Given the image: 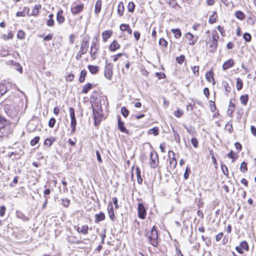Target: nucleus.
<instances>
[{"label": "nucleus", "instance_id": "nucleus-28", "mask_svg": "<svg viewBox=\"0 0 256 256\" xmlns=\"http://www.w3.org/2000/svg\"><path fill=\"white\" fill-rule=\"evenodd\" d=\"M92 88V84L90 83H88L84 86L82 92L84 94H87Z\"/></svg>", "mask_w": 256, "mask_h": 256}, {"label": "nucleus", "instance_id": "nucleus-10", "mask_svg": "<svg viewBox=\"0 0 256 256\" xmlns=\"http://www.w3.org/2000/svg\"><path fill=\"white\" fill-rule=\"evenodd\" d=\"M63 10H60L56 14V20L59 24H62L65 20L64 18L62 16Z\"/></svg>", "mask_w": 256, "mask_h": 256}, {"label": "nucleus", "instance_id": "nucleus-39", "mask_svg": "<svg viewBox=\"0 0 256 256\" xmlns=\"http://www.w3.org/2000/svg\"><path fill=\"white\" fill-rule=\"evenodd\" d=\"M240 246L241 247L242 249H244L246 250H248V243L246 241H242L240 243Z\"/></svg>", "mask_w": 256, "mask_h": 256}, {"label": "nucleus", "instance_id": "nucleus-63", "mask_svg": "<svg viewBox=\"0 0 256 256\" xmlns=\"http://www.w3.org/2000/svg\"><path fill=\"white\" fill-rule=\"evenodd\" d=\"M155 74L156 77H158V79L164 78V77L166 76L165 74L164 73L160 72H157Z\"/></svg>", "mask_w": 256, "mask_h": 256}, {"label": "nucleus", "instance_id": "nucleus-11", "mask_svg": "<svg viewBox=\"0 0 256 256\" xmlns=\"http://www.w3.org/2000/svg\"><path fill=\"white\" fill-rule=\"evenodd\" d=\"M234 64V62L232 59H229L226 60L222 65V69L226 70L232 67Z\"/></svg>", "mask_w": 256, "mask_h": 256}, {"label": "nucleus", "instance_id": "nucleus-40", "mask_svg": "<svg viewBox=\"0 0 256 256\" xmlns=\"http://www.w3.org/2000/svg\"><path fill=\"white\" fill-rule=\"evenodd\" d=\"M135 8V5L133 2H130L128 6V12H132L134 11Z\"/></svg>", "mask_w": 256, "mask_h": 256}, {"label": "nucleus", "instance_id": "nucleus-18", "mask_svg": "<svg viewBox=\"0 0 256 256\" xmlns=\"http://www.w3.org/2000/svg\"><path fill=\"white\" fill-rule=\"evenodd\" d=\"M112 34V32L110 30H105L102 33V39L104 42H106Z\"/></svg>", "mask_w": 256, "mask_h": 256}, {"label": "nucleus", "instance_id": "nucleus-20", "mask_svg": "<svg viewBox=\"0 0 256 256\" xmlns=\"http://www.w3.org/2000/svg\"><path fill=\"white\" fill-rule=\"evenodd\" d=\"M99 46L91 47L90 48V56L93 60L96 58V54L98 50Z\"/></svg>", "mask_w": 256, "mask_h": 256}, {"label": "nucleus", "instance_id": "nucleus-48", "mask_svg": "<svg viewBox=\"0 0 256 256\" xmlns=\"http://www.w3.org/2000/svg\"><path fill=\"white\" fill-rule=\"evenodd\" d=\"M190 141H191V142H192V146L195 148H198V140H197V139L196 138H192Z\"/></svg>", "mask_w": 256, "mask_h": 256}, {"label": "nucleus", "instance_id": "nucleus-57", "mask_svg": "<svg viewBox=\"0 0 256 256\" xmlns=\"http://www.w3.org/2000/svg\"><path fill=\"white\" fill-rule=\"evenodd\" d=\"M217 28L222 36H224L226 35L225 30H224V27L218 26L217 27Z\"/></svg>", "mask_w": 256, "mask_h": 256}, {"label": "nucleus", "instance_id": "nucleus-7", "mask_svg": "<svg viewBox=\"0 0 256 256\" xmlns=\"http://www.w3.org/2000/svg\"><path fill=\"white\" fill-rule=\"evenodd\" d=\"M93 114H94V124L96 126L98 124L101 120H100V116L101 114L99 112L95 110L93 108Z\"/></svg>", "mask_w": 256, "mask_h": 256}, {"label": "nucleus", "instance_id": "nucleus-8", "mask_svg": "<svg viewBox=\"0 0 256 256\" xmlns=\"http://www.w3.org/2000/svg\"><path fill=\"white\" fill-rule=\"evenodd\" d=\"M186 38L188 40V43L190 45L194 44L197 38L193 36L191 33L188 32L186 34Z\"/></svg>", "mask_w": 256, "mask_h": 256}, {"label": "nucleus", "instance_id": "nucleus-45", "mask_svg": "<svg viewBox=\"0 0 256 256\" xmlns=\"http://www.w3.org/2000/svg\"><path fill=\"white\" fill-rule=\"evenodd\" d=\"M243 38L246 42H250L251 40L252 36L249 33L245 32L243 35Z\"/></svg>", "mask_w": 256, "mask_h": 256}, {"label": "nucleus", "instance_id": "nucleus-5", "mask_svg": "<svg viewBox=\"0 0 256 256\" xmlns=\"http://www.w3.org/2000/svg\"><path fill=\"white\" fill-rule=\"evenodd\" d=\"M113 65L110 63H108L106 62L104 74V76L108 80H110L112 79L113 74Z\"/></svg>", "mask_w": 256, "mask_h": 256}, {"label": "nucleus", "instance_id": "nucleus-36", "mask_svg": "<svg viewBox=\"0 0 256 256\" xmlns=\"http://www.w3.org/2000/svg\"><path fill=\"white\" fill-rule=\"evenodd\" d=\"M240 170L243 173H245L248 170L247 164L243 162L241 163Z\"/></svg>", "mask_w": 256, "mask_h": 256}, {"label": "nucleus", "instance_id": "nucleus-6", "mask_svg": "<svg viewBox=\"0 0 256 256\" xmlns=\"http://www.w3.org/2000/svg\"><path fill=\"white\" fill-rule=\"evenodd\" d=\"M90 36H86L82 42L80 48V50L82 52L86 54L88 50L89 47V41H90Z\"/></svg>", "mask_w": 256, "mask_h": 256}, {"label": "nucleus", "instance_id": "nucleus-38", "mask_svg": "<svg viewBox=\"0 0 256 256\" xmlns=\"http://www.w3.org/2000/svg\"><path fill=\"white\" fill-rule=\"evenodd\" d=\"M121 112H122V115L124 118H126L129 114L128 110L124 106H122L121 108Z\"/></svg>", "mask_w": 256, "mask_h": 256}, {"label": "nucleus", "instance_id": "nucleus-27", "mask_svg": "<svg viewBox=\"0 0 256 256\" xmlns=\"http://www.w3.org/2000/svg\"><path fill=\"white\" fill-rule=\"evenodd\" d=\"M87 72L86 70H83L81 71L79 78V82H83L85 80V78L86 76Z\"/></svg>", "mask_w": 256, "mask_h": 256}, {"label": "nucleus", "instance_id": "nucleus-56", "mask_svg": "<svg viewBox=\"0 0 256 256\" xmlns=\"http://www.w3.org/2000/svg\"><path fill=\"white\" fill-rule=\"evenodd\" d=\"M198 70H199L198 66H194L192 68V71L194 74L196 76H198V74H199Z\"/></svg>", "mask_w": 256, "mask_h": 256}, {"label": "nucleus", "instance_id": "nucleus-61", "mask_svg": "<svg viewBox=\"0 0 256 256\" xmlns=\"http://www.w3.org/2000/svg\"><path fill=\"white\" fill-rule=\"evenodd\" d=\"M17 36L20 39H23L24 37V33L22 30H19L18 32Z\"/></svg>", "mask_w": 256, "mask_h": 256}, {"label": "nucleus", "instance_id": "nucleus-32", "mask_svg": "<svg viewBox=\"0 0 256 256\" xmlns=\"http://www.w3.org/2000/svg\"><path fill=\"white\" fill-rule=\"evenodd\" d=\"M41 8V6L39 4L36 5L32 11V14L33 16H37L39 12V9Z\"/></svg>", "mask_w": 256, "mask_h": 256}, {"label": "nucleus", "instance_id": "nucleus-43", "mask_svg": "<svg viewBox=\"0 0 256 256\" xmlns=\"http://www.w3.org/2000/svg\"><path fill=\"white\" fill-rule=\"evenodd\" d=\"M218 46V41L217 40H212L211 42V44L210 45V48H212V50L214 51L216 50Z\"/></svg>", "mask_w": 256, "mask_h": 256}, {"label": "nucleus", "instance_id": "nucleus-46", "mask_svg": "<svg viewBox=\"0 0 256 256\" xmlns=\"http://www.w3.org/2000/svg\"><path fill=\"white\" fill-rule=\"evenodd\" d=\"M56 122V120L54 118H52L48 122V126L50 128H54Z\"/></svg>", "mask_w": 256, "mask_h": 256}, {"label": "nucleus", "instance_id": "nucleus-62", "mask_svg": "<svg viewBox=\"0 0 256 256\" xmlns=\"http://www.w3.org/2000/svg\"><path fill=\"white\" fill-rule=\"evenodd\" d=\"M226 127H228V130L230 132H232V126L231 122V120L227 122L226 124Z\"/></svg>", "mask_w": 256, "mask_h": 256}, {"label": "nucleus", "instance_id": "nucleus-1", "mask_svg": "<svg viewBox=\"0 0 256 256\" xmlns=\"http://www.w3.org/2000/svg\"><path fill=\"white\" fill-rule=\"evenodd\" d=\"M12 131L9 121L0 115V138L7 136Z\"/></svg>", "mask_w": 256, "mask_h": 256}, {"label": "nucleus", "instance_id": "nucleus-33", "mask_svg": "<svg viewBox=\"0 0 256 256\" xmlns=\"http://www.w3.org/2000/svg\"><path fill=\"white\" fill-rule=\"evenodd\" d=\"M148 134H153L154 136H158L159 134L158 128L157 127H154L151 128L148 131Z\"/></svg>", "mask_w": 256, "mask_h": 256}, {"label": "nucleus", "instance_id": "nucleus-47", "mask_svg": "<svg viewBox=\"0 0 256 256\" xmlns=\"http://www.w3.org/2000/svg\"><path fill=\"white\" fill-rule=\"evenodd\" d=\"M98 40L97 37H94L92 39L91 47L99 46L98 44Z\"/></svg>", "mask_w": 256, "mask_h": 256}, {"label": "nucleus", "instance_id": "nucleus-13", "mask_svg": "<svg viewBox=\"0 0 256 256\" xmlns=\"http://www.w3.org/2000/svg\"><path fill=\"white\" fill-rule=\"evenodd\" d=\"M84 8L83 4H79L76 6L71 8V11L73 14H77L82 10Z\"/></svg>", "mask_w": 256, "mask_h": 256}, {"label": "nucleus", "instance_id": "nucleus-9", "mask_svg": "<svg viewBox=\"0 0 256 256\" xmlns=\"http://www.w3.org/2000/svg\"><path fill=\"white\" fill-rule=\"evenodd\" d=\"M118 128L122 132L128 134V132L124 126V122L121 121L120 116H118Z\"/></svg>", "mask_w": 256, "mask_h": 256}, {"label": "nucleus", "instance_id": "nucleus-30", "mask_svg": "<svg viewBox=\"0 0 256 256\" xmlns=\"http://www.w3.org/2000/svg\"><path fill=\"white\" fill-rule=\"evenodd\" d=\"M216 12H214L213 14L211 15L208 20V22L210 24H214L216 22Z\"/></svg>", "mask_w": 256, "mask_h": 256}, {"label": "nucleus", "instance_id": "nucleus-52", "mask_svg": "<svg viewBox=\"0 0 256 256\" xmlns=\"http://www.w3.org/2000/svg\"><path fill=\"white\" fill-rule=\"evenodd\" d=\"M62 204L64 207H68L70 203V200L67 198H63L62 200Z\"/></svg>", "mask_w": 256, "mask_h": 256}, {"label": "nucleus", "instance_id": "nucleus-59", "mask_svg": "<svg viewBox=\"0 0 256 256\" xmlns=\"http://www.w3.org/2000/svg\"><path fill=\"white\" fill-rule=\"evenodd\" d=\"M221 168L224 174V175H228V172L226 166H225L224 164H221Z\"/></svg>", "mask_w": 256, "mask_h": 256}, {"label": "nucleus", "instance_id": "nucleus-4", "mask_svg": "<svg viewBox=\"0 0 256 256\" xmlns=\"http://www.w3.org/2000/svg\"><path fill=\"white\" fill-rule=\"evenodd\" d=\"M150 165L152 168H156L158 164V154L156 152H152L150 154Z\"/></svg>", "mask_w": 256, "mask_h": 256}, {"label": "nucleus", "instance_id": "nucleus-37", "mask_svg": "<svg viewBox=\"0 0 256 256\" xmlns=\"http://www.w3.org/2000/svg\"><path fill=\"white\" fill-rule=\"evenodd\" d=\"M185 128L187 132L190 134L194 136L196 134V130L194 128H193L192 126H189V127L185 126Z\"/></svg>", "mask_w": 256, "mask_h": 256}, {"label": "nucleus", "instance_id": "nucleus-2", "mask_svg": "<svg viewBox=\"0 0 256 256\" xmlns=\"http://www.w3.org/2000/svg\"><path fill=\"white\" fill-rule=\"evenodd\" d=\"M144 235L148 242L154 247L158 246V234L155 226H153L150 230H146Z\"/></svg>", "mask_w": 256, "mask_h": 256}, {"label": "nucleus", "instance_id": "nucleus-25", "mask_svg": "<svg viewBox=\"0 0 256 256\" xmlns=\"http://www.w3.org/2000/svg\"><path fill=\"white\" fill-rule=\"evenodd\" d=\"M146 214V209H138V214L140 218L144 219Z\"/></svg>", "mask_w": 256, "mask_h": 256}, {"label": "nucleus", "instance_id": "nucleus-21", "mask_svg": "<svg viewBox=\"0 0 256 256\" xmlns=\"http://www.w3.org/2000/svg\"><path fill=\"white\" fill-rule=\"evenodd\" d=\"M124 6L122 2H119L118 6V13L120 16H122L124 12Z\"/></svg>", "mask_w": 256, "mask_h": 256}, {"label": "nucleus", "instance_id": "nucleus-31", "mask_svg": "<svg viewBox=\"0 0 256 256\" xmlns=\"http://www.w3.org/2000/svg\"><path fill=\"white\" fill-rule=\"evenodd\" d=\"M16 215L18 218H22L24 220H28V216L24 215L20 210L16 211Z\"/></svg>", "mask_w": 256, "mask_h": 256}, {"label": "nucleus", "instance_id": "nucleus-44", "mask_svg": "<svg viewBox=\"0 0 256 256\" xmlns=\"http://www.w3.org/2000/svg\"><path fill=\"white\" fill-rule=\"evenodd\" d=\"M168 158H170V160H174V162H176L174 152L171 150L168 152Z\"/></svg>", "mask_w": 256, "mask_h": 256}, {"label": "nucleus", "instance_id": "nucleus-53", "mask_svg": "<svg viewBox=\"0 0 256 256\" xmlns=\"http://www.w3.org/2000/svg\"><path fill=\"white\" fill-rule=\"evenodd\" d=\"M177 164L176 162H174V160H170V170H174Z\"/></svg>", "mask_w": 256, "mask_h": 256}, {"label": "nucleus", "instance_id": "nucleus-3", "mask_svg": "<svg viewBox=\"0 0 256 256\" xmlns=\"http://www.w3.org/2000/svg\"><path fill=\"white\" fill-rule=\"evenodd\" d=\"M70 114V128L72 134L74 133L76 130V120L75 117L74 110L72 108H69Z\"/></svg>", "mask_w": 256, "mask_h": 256}, {"label": "nucleus", "instance_id": "nucleus-17", "mask_svg": "<svg viewBox=\"0 0 256 256\" xmlns=\"http://www.w3.org/2000/svg\"><path fill=\"white\" fill-rule=\"evenodd\" d=\"M102 3L101 0H98L95 4L94 13L96 14H99L101 10Z\"/></svg>", "mask_w": 256, "mask_h": 256}, {"label": "nucleus", "instance_id": "nucleus-51", "mask_svg": "<svg viewBox=\"0 0 256 256\" xmlns=\"http://www.w3.org/2000/svg\"><path fill=\"white\" fill-rule=\"evenodd\" d=\"M190 172V170L188 167H186L185 170V172L184 174V178L185 180H187L189 176V173Z\"/></svg>", "mask_w": 256, "mask_h": 256}, {"label": "nucleus", "instance_id": "nucleus-60", "mask_svg": "<svg viewBox=\"0 0 256 256\" xmlns=\"http://www.w3.org/2000/svg\"><path fill=\"white\" fill-rule=\"evenodd\" d=\"M234 152L231 150L228 154H227V156L230 158L232 159V162H234L236 159V157H234L233 155Z\"/></svg>", "mask_w": 256, "mask_h": 256}, {"label": "nucleus", "instance_id": "nucleus-14", "mask_svg": "<svg viewBox=\"0 0 256 256\" xmlns=\"http://www.w3.org/2000/svg\"><path fill=\"white\" fill-rule=\"evenodd\" d=\"M56 138L50 136L49 138H47L44 140V145L48 148H50L52 144L56 141Z\"/></svg>", "mask_w": 256, "mask_h": 256}, {"label": "nucleus", "instance_id": "nucleus-19", "mask_svg": "<svg viewBox=\"0 0 256 256\" xmlns=\"http://www.w3.org/2000/svg\"><path fill=\"white\" fill-rule=\"evenodd\" d=\"M120 48V44L116 40H114L110 46V50L114 52Z\"/></svg>", "mask_w": 256, "mask_h": 256}, {"label": "nucleus", "instance_id": "nucleus-64", "mask_svg": "<svg viewBox=\"0 0 256 256\" xmlns=\"http://www.w3.org/2000/svg\"><path fill=\"white\" fill-rule=\"evenodd\" d=\"M129 27V25L126 24H122L120 26V28L122 31H126L127 30L128 28Z\"/></svg>", "mask_w": 256, "mask_h": 256}, {"label": "nucleus", "instance_id": "nucleus-29", "mask_svg": "<svg viewBox=\"0 0 256 256\" xmlns=\"http://www.w3.org/2000/svg\"><path fill=\"white\" fill-rule=\"evenodd\" d=\"M7 92V88L4 84H0V96H2Z\"/></svg>", "mask_w": 256, "mask_h": 256}, {"label": "nucleus", "instance_id": "nucleus-16", "mask_svg": "<svg viewBox=\"0 0 256 256\" xmlns=\"http://www.w3.org/2000/svg\"><path fill=\"white\" fill-rule=\"evenodd\" d=\"M213 74V71L212 70H210L208 72L206 73V77L208 82H211L212 80L213 84H215V82Z\"/></svg>", "mask_w": 256, "mask_h": 256}, {"label": "nucleus", "instance_id": "nucleus-50", "mask_svg": "<svg viewBox=\"0 0 256 256\" xmlns=\"http://www.w3.org/2000/svg\"><path fill=\"white\" fill-rule=\"evenodd\" d=\"M159 44L161 46L166 47L168 45V42L164 38H161L159 40Z\"/></svg>", "mask_w": 256, "mask_h": 256}, {"label": "nucleus", "instance_id": "nucleus-42", "mask_svg": "<svg viewBox=\"0 0 256 256\" xmlns=\"http://www.w3.org/2000/svg\"><path fill=\"white\" fill-rule=\"evenodd\" d=\"M108 210L109 216L110 217V219L114 221L116 218V216H115L114 213V209H108Z\"/></svg>", "mask_w": 256, "mask_h": 256}, {"label": "nucleus", "instance_id": "nucleus-35", "mask_svg": "<svg viewBox=\"0 0 256 256\" xmlns=\"http://www.w3.org/2000/svg\"><path fill=\"white\" fill-rule=\"evenodd\" d=\"M248 100V97L247 94L242 95L240 97V100L244 105L247 104Z\"/></svg>", "mask_w": 256, "mask_h": 256}, {"label": "nucleus", "instance_id": "nucleus-23", "mask_svg": "<svg viewBox=\"0 0 256 256\" xmlns=\"http://www.w3.org/2000/svg\"><path fill=\"white\" fill-rule=\"evenodd\" d=\"M105 218L104 214L103 212H100L96 214L95 222L98 223L104 220Z\"/></svg>", "mask_w": 256, "mask_h": 256}, {"label": "nucleus", "instance_id": "nucleus-41", "mask_svg": "<svg viewBox=\"0 0 256 256\" xmlns=\"http://www.w3.org/2000/svg\"><path fill=\"white\" fill-rule=\"evenodd\" d=\"M40 140V138L39 136H36L32 140L30 141V145L32 146H34L36 145L38 142Z\"/></svg>", "mask_w": 256, "mask_h": 256}, {"label": "nucleus", "instance_id": "nucleus-24", "mask_svg": "<svg viewBox=\"0 0 256 256\" xmlns=\"http://www.w3.org/2000/svg\"><path fill=\"white\" fill-rule=\"evenodd\" d=\"M235 110V105L234 104H230L228 106V108L227 110L226 114L228 116L230 117L232 116V114Z\"/></svg>", "mask_w": 256, "mask_h": 256}, {"label": "nucleus", "instance_id": "nucleus-54", "mask_svg": "<svg viewBox=\"0 0 256 256\" xmlns=\"http://www.w3.org/2000/svg\"><path fill=\"white\" fill-rule=\"evenodd\" d=\"M184 114V112L182 110H178L176 111H175L174 112V115L177 118L181 117Z\"/></svg>", "mask_w": 256, "mask_h": 256}, {"label": "nucleus", "instance_id": "nucleus-22", "mask_svg": "<svg viewBox=\"0 0 256 256\" xmlns=\"http://www.w3.org/2000/svg\"><path fill=\"white\" fill-rule=\"evenodd\" d=\"M234 16L238 20H243L245 18V14L244 13L238 10L236 11L234 13Z\"/></svg>", "mask_w": 256, "mask_h": 256}, {"label": "nucleus", "instance_id": "nucleus-55", "mask_svg": "<svg viewBox=\"0 0 256 256\" xmlns=\"http://www.w3.org/2000/svg\"><path fill=\"white\" fill-rule=\"evenodd\" d=\"M212 40H217L218 41V39L219 38V36L218 34V33L216 30H214L212 32Z\"/></svg>", "mask_w": 256, "mask_h": 256}, {"label": "nucleus", "instance_id": "nucleus-26", "mask_svg": "<svg viewBox=\"0 0 256 256\" xmlns=\"http://www.w3.org/2000/svg\"><path fill=\"white\" fill-rule=\"evenodd\" d=\"M172 32L176 38H180L182 36L181 32L178 28L172 29Z\"/></svg>", "mask_w": 256, "mask_h": 256}, {"label": "nucleus", "instance_id": "nucleus-49", "mask_svg": "<svg viewBox=\"0 0 256 256\" xmlns=\"http://www.w3.org/2000/svg\"><path fill=\"white\" fill-rule=\"evenodd\" d=\"M185 57L184 55H181L180 56L177 57L176 58V61L178 63L181 64L184 60Z\"/></svg>", "mask_w": 256, "mask_h": 256}, {"label": "nucleus", "instance_id": "nucleus-15", "mask_svg": "<svg viewBox=\"0 0 256 256\" xmlns=\"http://www.w3.org/2000/svg\"><path fill=\"white\" fill-rule=\"evenodd\" d=\"M88 68L90 73L93 74H96L99 70V67L97 66L88 65Z\"/></svg>", "mask_w": 256, "mask_h": 256}, {"label": "nucleus", "instance_id": "nucleus-12", "mask_svg": "<svg viewBox=\"0 0 256 256\" xmlns=\"http://www.w3.org/2000/svg\"><path fill=\"white\" fill-rule=\"evenodd\" d=\"M76 230L79 233H82L86 234L88 233V227L87 225L82 226L76 227Z\"/></svg>", "mask_w": 256, "mask_h": 256}, {"label": "nucleus", "instance_id": "nucleus-34", "mask_svg": "<svg viewBox=\"0 0 256 256\" xmlns=\"http://www.w3.org/2000/svg\"><path fill=\"white\" fill-rule=\"evenodd\" d=\"M243 86V83L242 80L240 78L236 79V88L238 90H242Z\"/></svg>", "mask_w": 256, "mask_h": 256}, {"label": "nucleus", "instance_id": "nucleus-58", "mask_svg": "<svg viewBox=\"0 0 256 256\" xmlns=\"http://www.w3.org/2000/svg\"><path fill=\"white\" fill-rule=\"evenodd\" d=\"M221 168L224 174V175H228V172L226 166H225L224 164H221Z\"/></svg>", "mask_w": 256, "mask_h": 256}]
</instances>
